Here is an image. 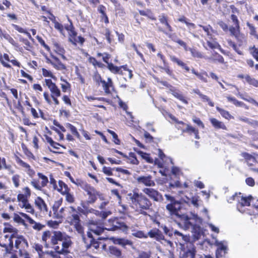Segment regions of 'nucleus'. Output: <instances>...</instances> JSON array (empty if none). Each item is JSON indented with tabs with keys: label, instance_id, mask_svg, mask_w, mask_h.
Wrapping results in <instances>:
<instances>
[{
	"label": "nucleus",
	"instance_id": "obj_1",
	"mask_svg": "<svg viewBox=\"0 0 258 258\" xmlns=\"http://www.w3.org/2000/svg\"><path fill=\"white\" fill-rule=\"evenodd\" d=\"M165 197L166 200L170 202V203L166 206V208L170 215L174 217V220L177 224L186 229L191 226L192 224L190 221L191 218L181 211L182 203L176 200L174 197L170 195H165Z\"/></svg>",
	"mask_w": 258,
	"mask_h": 258
},
{
	"label": "nucleus",
	"instance_id": "obj_2",
	"mask_svg": "<svg viewBox=\"0 0 258 258\" xmlns=\"http://www.w3.org/2000/svg\"><path fill=\"white\" fill-rule=\"evenodd\" d=\"M132 207L136 212L145 216H150L148 212L152 211V203L144 194L135 189L128 194Z\"/></svg>",
	"mask_w": 258,
	"mask_h": 258
},
{
	"label": "nucleus",
	"instance_id": "obj_3",
	"mask_svg": "<svg viewBox=\"0 0 258 258\" xmlns=\"http://www.w3.org/2000/svg\"><path fill=\"white\" fill-rule=\"evenodd\" d=\"M159 20L161 24L165 26L166 29L160 26H158V24H157L156 25L157 26L158 31L160 32H162L167 35L173 41L182 46L185 51H187L188 50V47L186 42L180 39H175L173 38V35L171 34V32L173 31V28L169 22L168 17L167 14L165 13H162L159 16Z\"/></svg>",
	"mask_w": 258,
	"mask_h": 258
},
{
	"label": "nucleus",
	"instance_id": "obj_4",
	"mask_svg": "<svg viewBox=\"0 0 258 258\" xmlns=\"http://www.w3.org/2000/svg\"><path fill=\"white\" fill-rule=\"evenodd\" d=\"M102 229H105L108 231L119 230L126 232L128 230V226L120 218L115 217L108 220L107 223L102 225V227L98 225V235L101 234L102 232Z\"/></svg>",
	"mask_w": 258,
	"mask_h": 258
},
{
	"label": "nucleus",
	"instance_id": "obj_5",
	"mask_svg": "<svg viewBox=\"0 0 258 258\" xmlns=\"http://www.w3.org/2000/svg\"><path fill=\"white\" fill-rule=\"evenodd\" d=\"M98 57H102L103 61L107 64V68L112 73L123 75L124 73L123 71H125L128 72V78L130 79H131L133 77L132 71L128 68L127 64L117 67L114 66L112 63L109 62L111 57L110 54L107 53H98Z\"/></svg>",
	"mask_w": 258,
	"mask_h": 258
},
{
	"label": "nucleus",
	"instance_id": "obj_6",
	"mask_svg": "<svg viewBox=\"0 0 258 258\" xmlns=\"http://www.w3.org/2000/svg\"><path fill=\"white\" fill-rule=\"evenodd\" d=\"M97 235V225L94 221H91L89 223V231L87 232V238L83 237L84 241L85 243L89 242L90 244L87 245V248L94 247L97 249L96 245V241L94 235Z\"/></svg>",
	"mask_w": 258,
	"mask_h": 258
},
{
	"label": "nucleus",
	"instance_id": "obj_7",
	"mask_svg": "<svg viewBox=\"0 0 258 258\" xmlns=\"http://www.w3.org/2000/svg\"><path fill=\"white\" fill-rule=\"evenodd\" d=\"M181 248L183 253L180 258H195L196 249L193 242L181 244Z\"/></svg>",
	"mask_w": 258,
	"mask_h": 258
},
{
	"label": "nucleus",
	"instance_id": "obj_8",
	"mask_svg": "<svg viewBox=\"0 0 258 258\" xmlns=\"http://www.w3.org/2000/svg\"><path fill=\"white\" fill-rule=\"evenodd\" d=\"M169 58L172 62L176 63L178 67H180L183 70L184 73H189L190 71L191 73L194 74L196 76H197L199 74L198 71L195 68H192L191 69H190L189 67L186 63L175 55H170Z\"/></svg>",
	"mask_w": 258,
	"mask_h": 258
},
{
	"label": "nucleus",
	"instance_id": "obj_9",
	"mask_svg": "<svg viewBox=\"0 0 258 258\" xmlns=\"http://www.w3.org/2000/svg\"><path fill=\"white\" fill-rule=\"evenodd\" d=\"M60 241H62L61 248H60L58 246H55L54 247V250L58 253H61V254H68L70 252L69 248L72 244L71 237L65 234Z\"/></svg>",
	"mask_w": 258,
	"mask_h": 258
},
{
	"label": "nucleus",
	"instance_id": "obj_10",
	"mask_svg": "<svg viewBox=\"0 0 258 258\" xmlns=\"http://www.w3.org/2000/svg\"><path fill=\"white\" fill-rule=\"evenodd\" d=\"M143 192L146 196H147L149 198L154 202H161L163 200L162 194L154 188L146 187L143 189Z\"/></svg>",
	"mask_w": 258,
	"mask_h": 258
},
{
	"label": "nucleus",
	"instance_id": "obj_11",
	"mask_svg": "<svg viewBox=\"0 0 258 258\" xmlns=\"http://www.w3.org/2000/svg\"><path fill=\"white\" fill-rule=\"evenodd\" d=\"M237 198V203L236 207L237 210L241 213H244L246 211L245 207L250 206L251 196L243 197L241 194L239 192V196Z\"/></svg>",
	"mask_w": 258,
	"mask_h": 258
},
{
	"label": "nucleus",
	"instance_id": "obj_12",
	"mask_svg": "<svg viewBox=\"0 0 258 258\" xmlns=\"http://www.w3.org/2000/svg\"><path fill=\"white\" fill-rule=\"evenodd\" d=\"M27 197L23 195L22 194H19L17 196V200L19 202V206L21 208H24L26 212L33 214L34 210L31 204L28 202Z\"/></svg>",
	"mask_w": 258,
	"mask_h": 258
},
{
	"label": "nucleus",
	"instance_id": "obj_13",
	"mask_svg": "<svg viewBox=\"0 0 258 258\" xmlns=\"http://www.w3.org/2000/svg\"><path fill=\"white\" fill-rule=\"evenodd\" d=\"M98 86L102 88L105 94L108 95L111 94V91L114 90L113 82L110 78L107 79V81L102 80L101 77L99 76L98 78Z\"/></svg>",
	"mask_w": 258,
	"mask_h": 258
},
{
	"label": "nucleus",
	"instance_id": "obj_14",
	"mask_svg": "<svg viewBox=\"0 0 258 258\" xmlns=\"http://www.w3.org/2000/svg\"><path fill=\"white\" fill-rule=\"evenodd\" d=\"M37 175L40 180L33 179L31 181V184L36 189L41 190L42 188L48 183V179L47 176L42 173H38Z\"/></svg>",
	"mask_w": 258,
	"mask_h": 258
},
{
	"label": "nucleus",
	"instance_id": "obj_15",
	"mask_svg": "<svg viewBox=\"0 0 258 258\" xmlns=\"http://www.w3.org/2000/svg\"><path fill=\"white\" fill-rule=\"evenodd\" d=\"M109 204L108 201H105L99 206L100 211H98V217L100 218L101 219H98V225H102V223L99 221L105 220L109 215L111 214V212L105 208V206Z\"/></svg>",
	"mask_w": 258,
	"mask_h": 258
},
{
	"label": "nucleus",
	"instance_id": "obj_16",
	"mask_svg": "<svg viewBox=\"0 0 258 258\" xmlns=\"http://www.w3.org/2000/svg\"><path fill=\"white\" fill-rule=\"evenodd\" d=\"M76 185L80 186L82 188L87 191V194L89 196L90 200L94 202L96 200V190L92 186L88 185L86 182L83 181H78L76 183Z\"/></svg>",
	"mask_w": 258,
	"mask_h": 258
},
{
	"label": "nucleus",
	"instance_id": "obj_17",
	"mask_svg": "<svg viewBox=\"0 0 258 258\" xmlns=\"http://www.w3.org/2000/svg\"><path fill=\"white\" fill-rule=\"evenodd\" d=\"M44 81L45 85L48 87L51 93V96H60L61 92L60 90L56 85V84L52 82L51 79H45Z\"/></svg>",
	"mask_w": 258,
	"mask_h": 258
},
{
	"label": "nucleus",
	"instance_id": "obj_18",
	"mask_svg": "<svg viewBox=\"0 0 258 258\" xmlns=\"http://www.w3.org/2000/svg\"><path fill=\"white\" fill-rule=\"evenodd\" d=\"M136 180L139 183L142 184L146 186L151 187L155 185V182L153 180L152 176L150 175L139 176Z\"/></svg>",
	"mask_w": 258,
	"mask_h": 258
},
{
	"label": "nucleus",
	"instance_id": "obj_19",
	"mask_svg": "<svg viewBox=\"0 0 258 258\" xmlns=\"http://www.w3.org/2000/svg\"><path fill=\"white\" fill-rule=\"evenodd\" d=\"M14 238H16L15 247L22 253V251L25 250V248L28 246L27 240L22 236L18 235L17 234Z\"/></svg>",
	"mask_w": 258,
	"mask_h": 258
},
{
	"label": "nucleus",
	"instance_id": "obj_20",
	"mask_svg": "<svg viewBox=\"0 0 258 258\" xmlns=\"http://www.w3.org/2000/svg\"><path fill=\"white\" fill-rule=\"evenodd\" d=\"M170 92L175 98H177L185 104H188V102L186 97L179 89L173 86H170Z\"/></svg>",
	"mask_w": 258,
	"mask_h": 258
},
{
	"label": "nucleus",
	"instance_id": "obj_21",
	"mask_svg": "<svg viewBox=\"0 0 258 258\" xmlns=\"http://www.w3.org/2000/svg\"><path fill=\"white\" fill-rule=\"evenodd\" d=\"M114 171L121 172L122 174L126 175H130L131 174L130 172L128 170L119 167L112 168L109 167L104 166L102 168V171L105 174L107 175H112L113 174V172Z\"/></svg>",
	"mask_w": 258,
	"mask_h": 258
},
{
	"label": "nucleus",
	"instance_id": "obj_22",
	"mask_svg": "<svg viewBox=\"0 0 258 258\" xmlns=\"http://www.w3.org/2000/svg\"><path fill=\"white\" fill-rule=\"evenodd\" d=\"M148 237L161 241L164 239V236L162 232L158 228H155L150 230L147 233Z\"/></svg>",
	"mask_w": 258,
	"mask_h": 258
},
{
	"label": "nucleus",
	"instance_id": "obj_23",
	"mask_svg": "<svg viewBox=\"0 0 258 258\" xmlns=\"http://www.w3.org/2000/svg\"><path fill=\"white\" fill-rule=\"evenodd\" d=\"M138 12L141 16L146 17L148 20L156 22L157 18L153 11L150 9L139 10Z\"/></svg>",
	"mask_w": 258,
	"mask_h": 258
},
{
	"label": "nucleus",
	"instance_id": "obj_24",
	"mask_svg": "<svg viewBox=\"0 0 258 258\" xmlns=\"http://www.w3.org/2000/svg\"><path fill=\"white\" fill-rule=\"evenodd\" d=\"M5 227L4 229V233H11V237L9 239V244H13V241L12 238H14V237H16V235L17 234L18 230L16 228H14L12 225L9 224H5Z\"/></svg>",
	"mask_w": 258,
	"mask_h": 258
},
{
	"label": "nucleus",
	"instance_id": "obj_25",
	"mask_svg": "<svg viewBox=\"0 0 258 258\" xmlns=\"http://www.w3.org/2000/svg\"><path fill=\"white\" fill-rule=\"evenodd\" d=\"M241 155L249 167H251L258 163L254 156L247 152H243Z\"/></svg>",
	"mask_w": 258,
	"mask_h": 258
},
{
	"label": "nucleus",
	"instance_id": "obj_26",
	"mask_svg": "<svg viewBox=\"0 0 258 258\" xmlns=\"http://www.w3.org/2000/svg\"><path fill=\"white\" fill-rule=\"evenodd\" d=\"M186 125V128L182 130V133H187L190 136L194 134L195 139L198 140L200 139L199 131L198 128L193 127L189 124H187Z\"/></svg>",
	"mask_w": 258,
	"mask_h": 258
},
{
	"label": "nucleus",
	"instance_id": "obj_27",
	"mask_svg": "<svg viewBox=\"0 0 258 258\" xmlns=\"http://www.w3.org/2000/svg\"><path fill=\"white\" fill-rule=\"evenodd\" d=\"M237 78L240 79H245L246 82L251 86L254 87H258V80L254 78L251 77L249 75H246L244 76L243 74H239L237 76Z\"/></svg>",
	"mask_w": 258,
	"mask_h": 258
},
{
	"label": "nucleus",
	"instance_id": "obj_28",
	"mask_svg": "<svg viewBox=\"0 0 258 258\" xmlns=\"http://www.w3.org/2000/svg\"><path fill=\"white\" fill-rule=\"evenodd\" d=\"M110 239L114 244L121 245L123 247H125L126 245L132 246L133 244V241L123 238L111 237Z\"/></svg>",
	"mask_w": 258,
	"mask_h": 258
},
{
	"label": "nucleus",
	"instance_id": "obj_29",
	"mask_svg": "<svg viewBox=\"0 0 258 258\" xmlns=\"http://www.w3.org/2000/svg\"><path fill=\"white\" fill-rule=\"evenodd\" d=\"M66 233L59 231H55L52 233L51 236L50 242L53 245L57 244L58 241H61Z\"/></svg>",
	"mask_w": 258,
	"mask_h": 258
},
{
	"label": "nucleus",
	"instance_id": "obj_30",
	"mask_svg": "<svg viewBox=\"0 0 258 258\" xmlns=\"http://www.w3.org/2000/svg\"><path fill=\"white\" fill-rule=\"evenodd\" d=\"M35 205L37 208L43 212H47L48 208L44 200L40 197H37L35 199Z\"/></svg>",
	"mask_w": 258,
	"mask_h": 258
},
{
	"label": "nucleus",
	"instance_id": "obj_31",
	"mask_svg": "<svg viewBox=\"0 0 258 258\" xmlns=\"http://www.w3.org/2000/svg\"><path fill=\"white\" fill-rule=\"evenodd\" d=\"M209 120L211 124L215 129L227 130V126L223 122L219 121L216 118L213 117L210 118Z\"/></svg>",
	"mask_w": 258,
	"mask_h": 258
},
{
	"label": "nucleus",
	"instance_id": "obj_32",
	"mask_svg": "<svg viewBox=\"0 0 258 258\" xmlns=\"http://www.w3.org/2000/svg\"><path fill=\"white\" fill-rule=\"evenodd\" d=\"M231 36H234L238 41L240 40V36L243 35L240 33V26H231L229 28Z\"/></svg>",
	"mask_w": 258,
	"mask_h": 258
},
{
	"label": "nucleus",
	"instance_id": "obj_33",
	"mask_svg": "<svg viewBox=\"0 0 258 258\" xmlns=\"http://www.w3.org/2000/svg\"><path fill=\"white\" fill-rule=\"evenodd\" d=\"M53 50L58 54L60 55L62 58L65 59L66 58L64 55L65 50L63 47L58 43L54 42L53 43Z\"/></svg>",
	"mask_w": 258,
	"mask_h": 258
},
{
	"label": "nucleus",
	"instance_id": "obj_34",
	"mask_svg": "<svg viewBox=\"0 0 258 258\" xmlns=\"http://www.w3.org/2000/svg\"><path fill=\"white\" fill-rule=\"evenodd\" d=\"M109 237H106L105 238L98 237V248H101L102 250L107 251L108 245V239Z\"/></svg>",
	"mask_w": 258,
	"mask_h": 258
},
{
	"label": "nucleus",
	"instance_id": "obj_35",
	"mask_svg": "<svg viewBox=\"0 0 258 258\" xmlns=\"http://www.w3.org/2000/svg\"><path fill=\"white\" fill-rule=\"evenodd\" d=\"M108 250L110 255L114 256L116 258H122V252L121 250L117 247L109 246Z\"/></svg>",
	"mask_w": 258,
	"mask_h": 258
},
{
	"label": "nucleus",
	"instance_id": "obj_36",
	"mask_svg": "<svg viewBox=\"0 0 258 258\" xmlns=\"http://www.w3.org/2000/svg\"><path fill=\"white\" fill-rule=\"evenodd\" d=\"M211 59L214 62L224 64L225 63L224 57L219 53L215 51L212 52Z\"/></svg>",
	"mask_w": 258,
	"mask_h": 258
},
{
	"label": "nucleus",
	"instance_id": "obj_37",
	"mask_svg": "<svg viewBox=\"0 0 258 258\" xmlns=\"http://www.w3.org/2000/svg\"><path fill=\"white\" fill-rule=\"evenodd\" d=\"M67 221L72 225H76L80 222L79 216L77 214L73 213L67 218Z\"/></svg>",
	"mask_w": 258,
	"mask_h": 258
},
{
	"label": "nucleus",
	"instance_id": "obj_38",
	"mask_svg": "<svg viewBox=\"0 0 258 258\" xmlns=\"http://www.w3.org/2000/svg\"><path fill=\"white\" fill-rule=\"evenodd\" d=\"M216 108L223 118L229 120L234 118V117L227 110L220 108L219 106H217Z\"/></svg>",
	"mask_w": 258,
	"mask_h": 258
},
{
	"label": "nucleus",
	"instance_id": "obj_39",
	"mask_svg": "<svg viewBox=\"0 0 258 258\" xmlns=\"http://www.w3.org/2000/svg\"><path fill=\"white\" fill-rule=\"evenodd\" d=\"M190 51L191 56L196 58H203L204 57L203 53L200 51L196 47L188 48V50Z\"/></svg>",
	"mask_w": 258,
	"mask_h": 258
},
{
	"label": "nucleus",
	"instance_id": "obj_40",
	"mask_svg": "<svg viewBox=\"0 0 258 258\" xmlns=\"http://www.w3.org/2000/svg\"><path fill=\"white\" fill-rule=\"evenodd\" d=\"M246 26L249 30V34L250 36H253L254 38L258 40V33L256 28L254 25L249 22H246Z\"/></svg>",
	"mask_w": 258,
	"mask_h": 258
},
{
	"label": "nucleus",
	"instance_id": "obj_41",
	"mask_svg": "<svg viewBox=\"0 0 258 258\" xmlns=\"http://www.w3.org/2000/svg\"><path fill=\"white\" fill-rule=\"evenodd\" d=\"M58 186L56 187V189L58 191L60 192L62 195L64 193H67V191H69V188L68 185L61 180H59L58 182Z\"/></svg>",
	"mask_w": 258,
	"mask_h": 258
},
{
	"label": "nucleus",
	"instance_id": "obj_42",
	"mask_svg": "<svg viewBox=\"0 0 258 258\" xmlns=\"http://www.w3.org/2000/svg\"><path fill=\"white\" fill-rule=\"evenodd\" d=\"M137 153L147 163L152 164L154 162V160L153 158L151 157L150 154L144 152L142 151H138Z\"/></svg>",
	"mask_w": 258,
	"mask_h": 258
},
{
	"label": "nucleus",
	"instance_id": "obj_43",
	"mask_svg": "<svg viewBox=\"0 0 258 258\" xmlns=\"http://www.w3.org/2000/svg\"><path fill=\"white\" fill-rule=\"evenodd\" d=\"M0 61L1 63L5 67L11 68V66L9 64V62L10 61L9 55L5 53L4 55H0Z\"/></svg>",
	"mask_w": 258,
	"mask_h": 258
},
{
	"label": "nucleus",
	"instance_id": "obj_44",
	"mask_svg": "<svg viewBox=\"0 0 258 258\" xmlns=\"http://www.w3.org/2000/svg\"><path fill=\"white\" fill-rule=\"evenodd\" d=\"M47 62L51 64V65L56 70H62L66 69L65 66L60 61L54 62L50 59H48Z\"/></svg>",
	"mask_w": 258,
	"mask_h": 258
},
{
	"label": "nucleus",
	"instance_id": "obj_45",
	"mask_svg": "<svg viewBox=\"0 0 258 258\" xmlns=\"http://www.w3.org/2000/svg\"><path fill=\"white\" fill-rule=\"evenodd\" d=\"M226 98L229 102L232 103L237 107H243L245 105V104L243 102L237 100L234 97L229 96L226 97Z\"/></svg>",
	"mask_w": 258,
	"mask_h": 258
},
{
	"label": "nucleus",
	"instance_id": "obj_46",
	"mask_svg": "<svg viewBox=\"0 0 258 258\" xmlns=\"http://www.w3.org/2000/svg\"><path fill=\"white\" fill-rule=\"evenodd\" d=\"M175 235L180 236L182 240L184 242L183 244H186L187 242H190V237L189 235H184L182 233L179 231L175 230L173 231Z\"/></svg>",
	"mask_w": 258,
	"mask_h": 258
},
{
	"label": "nucleus",
	"instance_id": "obj_47",
	"mask_svg": "<svg viewBox=\"0 0 258 258\" xmlns=\"http://www.w3.org/2000/svg\"><path fill=\"white\" fill-rule=\"evenodd\" d=\"M69 41L74 45H76L77 43L82 44L84 41V39L81 36H77V35L72 37H69Z\"/></svg>",
	"mask_w": 258,
	"mask_h": 258
},
{
	"label": "nucleus",
	"instance_id": "obj_48",
	"mask_svg": "<svg viewBox=\"0 0 258 258\" xmlns=\"http://www.w3.org/2000/svg\"><path fill=\"white\" fill-rule=\"evenodd\" d=\"M101 34H103L105 38L107 40V41L108 44H111V42L113 41V36L111 34L110 31L108 29L106 28L104 30V31L103 32H101Z\"/></svg>",
	"mask_w": 258,
	"mask_h": 258
},
{
	"label": "nucleus",
	"instance_id": "obj_49",
	"mask_svg": "<svg viewBox=\"0 0 258 258\" xmlns=\"http://www.w3.org/2000/svg\"><path fill=\"white\" fill-rule=\"evenodd\" d=\"M198 26L202 28L204 32L206 33V34L208 36H211L212 33L213 31V29L212 27L210 25H208L206 26H204L201 24L198 25Z\"/></svg>",
	"mask_w": 258,
	"mask_h": 258
},
{
	"label": "nucleus",
	"instance_id": "obj_50",
	"mask_svg": "<svg viewBox=\"0 0 258 258\" xmlns=\"http://www.w3.org/2000/svg\"><path fill=\"white\" fill-rule=\"evenodd\" d=\"M18 163L21 165V166H22L24 168H25L26 169H27V172L29 174H33L34 173V171H33V170H32L31 169V167H30V166L27 163L24 162L23 161H22V160L21 159H19L18 161Z\"/></svg>",
	"mask_w": 258,
	"mask_h": 258
},
{
	"label": "nucleus",
	"instance_id": "obj_51",
	"mask_svg": "<svg viewBox=\"0 0 258 258\" xmlns=\"http://www.w3.org/2000/svg\"><path fill=\"white\" fill-rule=\"evenodd\" d=\"M128 159L130 160V163L132 164L138 165L139 161L137 158L136 154L134 152H130L127 156Z\"/></svg>",
	"mask_w": 258,
	"mask_h": 258
},
{
	"label": "nucleus",
	"instance_id": "obj_52",
	"mask_svg": "<svg viewBox=\"0 0 258 258\" xmlns=\"http://www.w3.org/2000/svg\"><path fill=\"white\" fill-rule=\"evenodd\" d=\"M134 232L132 233V235L135 237L139 238H147L148 237L147 234H145L141 230H134Z\"/></svg>",
	"mask_w": 258,
	"mask_h": 258
},
{
	"label": "nucleus",
	"instance_id": "obj_53",
	"mask_svg": "<svg viewBox=\"0 0 258 258\" xmlns=\"http://www.w3.org/2000/svg\"><path fill=\"white\" fill-rule=\"evenodd\" d=\"M116 97L118 99V103L119 108H122L127 114H131V112H127V105L125 102H124L117 95Z\"/></svg>",
	"mask_w": 258,
	"mask_h": 258
},
{
	"label": "nucleus",
	"instance_id": "obj_54",
	"mask_svg": "<svg viewBox=\"0 0 258 258\" xmlns=\"http://www.w3.org/2000/svg\"><path fill=\"white\" fill-rule=\"evenodd\" d=\"M227 43L228 45L232 47V48L239 55L242 54V52L239 49V48L237 47V46L236 44L232 41L231 39H228L227 40Z\"/></svg>",
	"mask_w": 258,
	"mask_h": 258
},
{
	"label": "nucleus",
	"instance_id": "obj_55",
	"mask_svg": "<svg viewBox=\"0 0 258 258\" xmlns=\"http://www.w3.org/2000/svg\"><path fill=\"white\" fill-rule=\"evenodd\" d=\"M60 81L62 82L60 84L62 91L63 92H66L68 89H70L71 85L62 77L60 78Z\"/></svg>",
	"mask_w": 258,
	"mask_h": 258
},
{
	"label": "nucleus",
	"instance_id": "obj_56",
	"mask_svg": "<svg viewBox=\"0 0 258 258\" xmlns=\"http://www.w3.org/2000/svg\"><path fill=\"white\" fill-rule=\"evenodd\" d=\"M249 50L253 58L258 61V47L253 45L249 48Z\"/></svg>",
	"mask_w": 258,
	"mask_h": 258
},
{
	"label": "nucleus",
	"instance_id": "obj_57",
	"mask_svg": "<svg viewBox=\"0 0 258 258\" xmlns=\"http://www.w3.org/2000/svg\"><path fill=\"white\" fill-rule=\"evenodd\" d=\"M42 75L45 77H49L51 78H52L53 79L56 80V78L55 76H54L52 72L49 70H47L45 69H42Z\"/></svg>",
	"mask_w": 258,
	"mask_h": 258
},
{
	"label": "nucleus",
	"instance_id": "obj_58",
	"mask_svg": "<svg viewBox=\"0 0 258 258\" xmlns=\"http://www.w3.org/2000/svg\"><path fill=\"white\" fill-rule=\"evenodd\" d=\"M20 176L18 174L14 175L12 178L13 183H14L15 187L16 188L18 187L20 185Z\"/></svg>",
	"mask_w": 258,
	"mask_h": 258
},
{
	"label": "nucleus",
	"instance_id": "obj_59",
	"mask_svg": "<svg viewBox=\"0 0 258 258\" xmlns=\"http://www.w3.org/2000/svg\"><path fill=\"white\" fill-rule=\"evenodd\" d=\"M107 131L108 133H109L112 135L114 143L116 145H120V141L118 138L117 135L113 131L110 130H108Z\"/></svg>",
	"mask_w": 258,
	"mask_h": 258
},
{
	"label": "nucleus",
	"instance_id": "obj_60",
	"mask_svg": "<svg viewBox=\"0 0 258 258\" xmlns=\"http://www.w3.org/2000/svg\"><path fill=\"white\" fill-rule=\"evenodd\" d=\"M161 69L169 76H173L174 75L173 71L169 66V64L164 66L161 68Z\"/></svg>",
	"mask_w": 258,
	"mask_h": 258
},
{
	"label": "nucleus",
	"instance_id": "obj_61",
	"mask_svg": "<svg viewBox=\"0 0 258 258\" xmlns=\"http://www.w3.org/2000/svg\"><path fill=\"white\" fill-rule=\"evenodd\" d=\"M3 168L10 170L11 166L7 165L6 164V161L5 158L0 157V170H2Z\"/></svg>",
	"mask_w": 258,
	"mask_h": 258
},
{
	"label": "nucleus",
	"instance_id": "obj_62",
	"mask_svg": "<svg viewBox=\"0 0 258 258\" xmlns=\"http://www.w3.org/2000/svg\"><path fill=\"white\" fill-rule=\"evenodd\" d=\"M192 121L202 128H205V125L200 118L195 116L192 119Z\"/></svg>",
	"mask_w": 258,
	"mask_h": 258
},
{
	"label": "nucleus",
	"instance_id": "obj_63",
	"mask_svg": "<svg viewBox=\"0 0 258 258\" xmlns=\"http://www.w3.org/2000/svg\"><path fill=\"white\" fill-rule=\"evenodd\" d=\"M200 97L203 101L207 102L210 106H214V103L213 101H212L211 99L209 98V97H208L207 95L202 94Z\"/></svg>",
	"mask_w": 258,
	"mask_h": 258
},
{
	"label": "nucleus",
	"instance_id": "obj_64",
	"mask_svg": "<svg viewBox=\"0 0 258 258\" xmlns=\"http://www.w3.org/2000/svg\"><path fill=\"white\" fill-rule=\"evenodd\" d=\"M251 198L250 205L258 210V199L253 197L252 196H251Z\"/></svg>",
	"mask_w": 258,
	"mask_h": 258
}]
</instances>
